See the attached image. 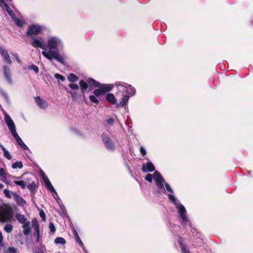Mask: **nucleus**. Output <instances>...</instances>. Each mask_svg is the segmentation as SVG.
<instances>
[{
  "label": "nucleus",
  "instance_id": "4c0bfd02",
  "mask_svg": "<svg viewBox=\"0 0 253 253\" xmlns=\"http://www.w3.org/2000/svg\"><path fill=\"white\" fill-rule=\"evenodd\" d=\"M13 226L11 224H7L4 227V231L8 233L11 232Z\"/></svg>",
  "mask_w": 253,
  "mask_h": 253
},
{
  "label": "nucleus",
  "instance_id": "2eb2a0df",
  "mask_svg": "<svg viewBox=\"0 0 253 253\" xmlns=\"http://www.w3.org/2000/svg\"><path fill=\"white\" fill-rule=\"evenodd\" d=\"M47 47L50 49H55L58 45L57 39L55 37H52L48 40Z\"/></svg>",
  "mask_w": 253,
  "mask_h": 253
},
{
  "label": "nucleus",
  "instance_id": "20e7f679",
  "mask_svg": "<svg viewBox=\"0 0 253 253\" xmlns=\"http://www.w3.org/2000/svg\"><path fill=\"white\" fill-rule=\"evenodd\" d=\"M169 200L173 204L176 205V208L178 210V212L180 215V218L182 219L183 222H186L188 221V218L186 215V210L185 207L181 204L177 203L175 198L174 196L169 194L168 195Z\"/></svg>",
  "mask_w": 253,
  "mask_h": 253
},
{
  "label": "nucleus",
  "instance_id": "9b49d317",
  "mask_svg": "<svg viewBox=\"0 0 253 253\" xmlns=\"http://www.w3.org/2000/svg\"><path fill=\"white\" fill-rule=\"evenodd\" d=\"M86 80L88 83L90 90L92 89L93 87L100 88L102 85V84H101L99 82L95 80L93 78H89L87 79ZM103 84H102V85Z\"/></svg>",
  "mask_w": 253,
  "mask_h": 253
},
{
  "label": "nucleus",
  "instance_id": "c85d7f7f",
  "mask_svg": "<svg viewBox=\"0 0 253 253\" xmlns=\"http://www.w3.org/2000/svg\"><path fill=\"white\" fill-rule=\"evenodd\" d=\"M54 53L53 54H54V55H55V56H55L54 59L58 61L61 64H64L65 60H64V57L61 55H60L57 52V53Z\"/></svg>",
  "mask_w": 253,
  "mask_h": 253
},
{
  "label": "nucleus",
  "instance_id": "6e6d98bb",
  "mask_svg": "<svg viewBox=\"0 0 253 253\" xmlns=\"http://www.w3.org/2000/svg\"><path fill=\"white\" fill-rule=\"evenodd\" d=\"M14 138L15 139L16 141L18 140V139H19L20 137L18 135L17 133L16 134L12 135Z\"/></svg>",
  "mask_w": 253,
  "mask_h": 253
},
{
  "label": "nucleus",
  "instance_id": "37998d69",
  "mask_svg": "<svg viewBox=\"0 0 253 253\" xmlns=\"http://www.w3.org/2000/svg\"><path fill=\"white\" fill-rule=\"evenodd\" d=\"M3 193L6 198H11L10 191L9 190L7 189H5L3 190Z\"/></svg>",
  "mask_w": 253,
  "mask_h": 253
},
{
  "label": "nucleus",
  "instance_id": "a878e982",
  "mask_svg": "<svg viewBox=\"0 0 253 253\" xmlns=\"http://www.w3.org/2000/svg\"><path fill=\"white\" fill-rule=\"evenodd\" d=\"M12 19L18 27L20 28H22L23 27L24 24L25 23V21L24 20L17 18L16 17V16H15L14 18H12Z\"/></svg>",
  "mask_w": 253,
  "mask_h": 253
},
{
  "label": "nucleus",
  "instance_id": "4be33fe9",
  "mask_svg": "<svg viewBox=\"0 0 253 253\" xmlns=\"http://www.w3.org/2000/svg\"><path fill=\"white\" fill-rule=\"evenodd\" d=\"M5 121L8 128L15 126L13 120L7 114L5 115Z\"/></svg>",
  "mask_w": 253,
  "mask_h": 253
},
{
  "label": "nucleus",
  "instance_id": "393cba45",
  "mask_svg": "<svg viewBox=\"0 0 253 253\" xmlns=\"http://www.w3.org/2000/svg\"><path fill=\"white\" fill-rule=\"evenodd\" d=\"M27 184H28L27 185V188L31 192L34 193L37 190L38 187L34 181H32L31 183L28 182Z\"/></svg>",
  "mask_w": 253,
  "mask_h": 253
},
{
  "label": "nucleus",
  "instance_id": "c756f323",
  "mask_svg": "<svg viewBox=\"0 0 253 253\" xmlns=\"http://www.w3.org/2000/svg\"><path fill=\"white\" fill-rule=\"evenodd\" d=\"M14 183L16 185L21 186L23 189H24L26 187V183H28V182L23 180H14Z\"/></svg>",
  "mask_w": 253,
  "mask_h": 253
},
{
  "label": "nucleus",
  "instance_id": "f8f14e48",
  "mask_svg": "<svg viewBox=\"0 0 253 253\" xmlns=\"http://www.w3.org/2000/svg\"><path fill=\"white\" fill-rule=\"evenodd\" d=\"M11 194L13 196L14 199L18 206H23L24 205L26 204V202L24 200V199L21 196L18 195L17 193L11 192Z\"/></svg>",
  "mask_w": 253,
  "mask_h": 253
},
{
  "label": "nucleus",
  "instance_id": "49530a36",
  "mask_svg": "<svg viewBox=\"0 0 253 253\" xmlns=\"http://www.w3.org/2000/svg\"><path fill=\"white\" fill-rule=\"evenodd\" d=\"M40 216L42 218L43 221H45V220H46V215H45V213H44V212L43 211V210H41L40 211Z\"/></svg>",
  "mask_w": 253,
  "mask_h": 253
},
{
  "label": "nucleus",
  "instance_id": "3c124183",
  "mask_svg": "<svg viewBox=\"0 0 253 253\" xmlns=\"http://www.w3.org/2000/svg\"><path fill=\"white\" fill-rule=\"evenodd\" d=\"M107 124L110 126H112L114 124V120L113 118H109L107 120Z\"/></svg>",
  "mask_w": 253,
  "mask_h": 253
},
{
  "label": "nucleus",
  "instance_id": "b1692460",
  "mask_svg": "<svg viewBox=\"0 0 253 253\" xmlns=\"http://www.w3.org/2000/svg\"><path fill=\"white\" fill-rule=\"evenodd\" d=\"M15 217L19 223L24 224L26 222V221L27 220V218L24 215L21 214L20 213H17Z\"/></svg>",
  "mask_w": 253,
  "mask_h": 253
},
{
  "label": "nucleus",
  "instance_id": "ddd939ff",
  "mask_svg": "<svg viewBox=\"0 0 253 253\" xmlns=\"http://www.w3.org/2000/svg\"><path fill=\"white\" fill-rule=\"evenodd\" d=\"M182 253H190L189 250L187 248V246L183 243L184 240L181 236H178L177 240Z\"/></svg>",
  "mask_w": 253,
  "mask_h": 253
},
{
  "label": "nucleus",
  "instance_id": "c03bdc74",
  "mask_svg": "<svg viewBox=\"0 0 253 253\" xmlns=\"http://www.w3.org/2000/svg\"><path fill=\"white\" fill-rule=\"evenodd\" d=\"M0 176L3 177L4 179L6 178V173L4 169H0Z\"/></svg>",
  "mask_w": 253,
  "mask_h": 253
},
{
  "label": "nucleus",
  "instance_id": "bb28decb",
  "mask_svg": "<svg viewBox=\"0 0 253 253\" xmlns=\"http://www.w3.org/2000/svg\"><path fill=\"white\" fill-rule=\"evenodd\" d=\"M129 98V96L128 95H125L122 99L121 101L120 102V103L117 104V107H119L120 106H121L122 107H124L126 105V103L127 102L128 99Z\"/></svg>",
  "mask_w": 253,
  "mask_h": 253
},
{
  "label": "nucleus",
  "instance_id": "a18cd8bd",
  "mask_svg": "<svg viewBox=\"0 0 253 253\" xmlns=\"http://www.w3.org/2000/svg\"><path fill=\"white\" fill-rule=\"evenodd\" d=\"M49 228L50 229V231L52 233H54L55 232L56 229H55V227L53 223L50 222L49 225Z\"/></svg>",
  "mask_w": 253,
  "mask_h": 253
},
{
  "label": "nucleus",
  "instance_id": "a19ab883",
  "mask_svg": "<svg viewBox=\"0 0 253 253\" xmlns=\"http://www.w3.org/2000/svg\"><path fill=\"white\" fill-rule=\"evenodd\" d=\"M54 77L55 78L59 79L62 82H64L65 81V77L62 76V75L59 74H58V73L55 74L54 75Z\"/></svg>",
  "mask_w": 253,
  "mask_h": 253
},
{
  "label": "nucleus",
  "instance_id": "0eeeda50",
  "mask_svg": "<svg viewBox=\"0 0 253 253\" xmlns=\"http://www.w3.org/2000/svg\"><path fill=\"white\" fill-rule=\"evenodd\" d=\"M32 39L33 41L31 42V44L33 47L36 48H41L44 50H46L47 45L45 43H43L42 40H40L35 38H32Z\"/></svg>",
  "mask_w": 253,
  "mask_h": 253
},
{
  "label": "nucleus",
  "instance_id": "e2e57ef3",
  "mask_svg": "<svg viewBox=\"0 0 253 253\" xmlns=\"http://www.w3.org/2000/svg\"><path fill=\"white\" fill-rule=\"evenodd\" d=\"M32 177H35V176H34V175H31V177L29 178V179H32Z\"/></svg>",
  "mask_w": 253,
  "mask_h": 253
},
{
  "label": "nucleus",
  "instance_id": "f704fd0d",
  "mask_svg": "<svg viewBox=\"0 0 253 253\" xmlns=\"http://www.w3.org/2000/svg\"><path fill=\"white\" fill-rule=\"evenodd\" d=\"M73 234L75 236V238L76 240V241L80 244V246H83V242H82L78 233L77 232V231H76V230L74 229V231L73 232Z\"/></svg>",
  "mask_w": 253,
  "mask_h": 253
},
{
  "label": "nucleus",
  "instance_id": "423d86ee",
  "mask_svg": "<svg viewBox=\"0 0 253 253\" xmlns=\"http://www.w3.org/2000/svg\"><path fill=\"white\" fill-rule=\"evenodd\" d=\"M101 136L105 148L109 150L114 151L115 149V145L110 136L107 133H104L102 134Z\"/></svg>",
  "mask_w": 253,
  "mask_h": 253
},
{
  "label": "nucleus",
  "instance_id": "cd10ccee",
  "mask_svg": "<svg viewBox=\"0 0 253 253\" xmlns=\"http://www.w3.org/2000/svg\"><path fill=\"white\" fill-rule=\"evenodd\" d=\"M67 79L70 82L75 83L79 80V78L78 76L73 73H70Z\"/></svg>",
  "mask_w": 253,
  "mask_h": 253
},
{
  "label": "nucleus",
  "instance_id": "1a4fd4ad",
  "mask_svg": "<svg viewBox=\"0 0 253 253\" xmlns=\"http://www.w3.org/2000/svg\"><path fill=\"white\" fill-rule=\"evenodd\" d=\"M0 53L4 59L5 62L7 63L9 65L12 64V61L10 58V56L7 50L4 48L0 46Z\"/></svg>",
  "mask_w": 253,
  "mask_h": 253
},
{
  "label": "nucleus",
  "instance_id": "5fc2aeb1",
  "mask_svg": "<svg viewBox=\"0 0 253 253\" xmlns=\"http://www.w3.org/2000/svg\"><path fill=\"white\" fill-rule=\"evenodd\" d=\"M14 138L15 139L16 141L18 140V139H19L20 137L18 135L17 133L16 134L12 135Z\"/></svg>",
  "mask_w": 253,
  "mask_h": 253
},
{
  "label": "nucleus",
  "instance_id": "5701e85b",
  "mask_svg": "<svg viewBox=\"0 0 253 253\" xmlns=\"http://www.w3.org/2000/svg\"><path fill=\"white\" fill-rule=\"evenodd\" d=\"M44 182H45L46 188L49 189L51 192L56 193V191L54 189L53 186L52 185L49 180L47 178H44Z\"/></svg>",
  "mask_w": 253,
  "mask_h": 253
},
{
  "label": "nucleus",
  "instance_id": "864d4df0",
  "mask_svg": "<svg viewBox=\"0 0 253 253\" xmlns=\"http://www.w3.org/2000/svg\"><path fill=\"white\" fill-rule=\"evenodd\" d=\"M14 138L15 139L16 141L18 140V139H19L20 137L18 135L17 133L16 134L12 135Z\"/></svg>",
  "mask_w": 253,
  "mask_h": 253
},
{
  "label": "nucleus",
  "instance_id": "dca6fc26",
  "mask_svg": "<svg viewBox=\"0 0 253 253\" xmlns=\"http://www.w3.org/2000/svg\"><path fill=\"white\" fill-rule=\"evenodd\" d=\"M34 221L36 222V227H35V232L33 234L34 236L36 237V242H40L41 241L42 238L40 237V227L38 224L37 220L34 218L32 220V223L34 224Z\"/></svg>",
  "mask_w": 253,
  "mask_h": 253
},
{
  "label": "nucleus",
  "instance_id": "ea45409f",
  "mask_svg": "<svg viewBox=\"0 0 253 253\" xmlns=\"http://www.w3.org/2000/svg\"><path fill=\"white\" fill-rule=\"evenodd\" d=\"M29 69L30 70H33L35 71L36 73H38L39 72V69L38 67L34 64H33L30 66H29Z\"/></svg>",
  "mask_w": 253,
  "mask_h": 253
},
{
  "label": "nucleus",
  "instance_id": "e433bc0d",
  "mask_svg": "<svg viewBox=\"0 0 253 253\" xmlns=\"http://www.w3.org/2000/svg\"><path fill=\"white\" fill-rule=\"evenodd\" d=\"M4 253H17V250L16 248L10 247L4 251Z\"/></svg>",
  "mask_w": 253,
  "mask_h": 253
},
{
  "label": "nucleus",
  "instance_id": "7c9ffc66",
  "mask_svg": "<svg viewBox=\"0 0 253 253\" xmlns=\"http://www.w3.org/2000/svg\"><path fill=\"white\" fill-rule=\"evenodd\" d=\"M0 147L3 152L4 157L8 160H11L12 159V156L9 152L2 145H0Z\"/></svg>",
  "mask_w": 253,
  "mask_h": 253
},
{
  "label": "nucleus",
  "instance_id": "603ef678",
  "mask_svg": "<svg viewBox=\"0 0 253 253\" xmlns=\"http://www.w3.org/2000/svg\"><path fill=\"white\" fill-rule=\"evenodd\" d=\"M14 56L15 57V58L16 59V61H17V62H18L19 63H21V61L20 60L19 57H18V55L17 54L15 53L14 54Z\"/></svg>",
  "mask_w": 253,
  "mask_h": 253
},
{
  "label": "nucleus",
  "instance_id": "39448f33",
  "mask_svg": "<svg viewBox=\"0 0 253 253\" xmlns=\"http://www.w3.org/2000/svg\"><path fill=\"white\" fill-rule=\"evenodd\" d=\"M42 28L39 25L33 24L30 25L26 32V36L28 38L32 37V36H36L42 33Z\"/></svg>",
  "mask_w": 253,
  "mask_h": 253
},
{
  "label": "nucleus",
  "instance_id": "7ed1b4c3",
  "mask_svg": "<svg viewBox=\"0 0 253 253\" xmlns=\"http://www.w3.org/2000/svg\"><path fill=\"white\" fill-rule=\"evenodd\" d=\"M13 212V210L10 205H4L0 209V221L3 223L11 221Z\"/></svg>",
  "mask_w": 253,
  "mask_h": 253
},
{
  "label": "nucleus",
  "instance_id": "2f4dec72",
  "mask_svg": "<svg viewBox=\"0 0 253 253\" xmlns=\"http://www.w3.org/2000/svg\"><path fill=\"white\" fill-rule=\"evenodd\" d=\"M126 91L128 94L130 95H134L136 92L135 89L131 85H129L127 87Z\"/></svg>",
  "mask_w": 253,
  "mask_h": 253
},
{
  "label": "nucleus",
  "instance_id": "58836bf2",
  "mask_svg": "<svg viewBox=\"0 0 253 253\" xmlns=\"http://www.w3.org/2000/svg\"><path fill=\"white\" fill-rule=\"evenodd\" d=\"M69 86L70 88L74 90H78L79 89V86L77 84L72 83L69 84Z\"/></svg>",
  "mask_w": 253,
  "mask_h": 253
},
{
  "label": "nucleus",
  "instance_id": "bf43d9fd",
  "mask_svg": "<svg viewBox=\"0 0 253 253\" xmlns=\"http://www.w3.org/2000/svg\"><path fill=\"white\" fill-rule=\"evenodd\" d=\"M5 0H0V5L1 6V3H4Z\"/></svg>",
  "mask_w": 253,
  "mask_h": 253
},
{
  "label": "nucleus",
  "instance_id": "6e6552de",
  "mask_svg": "<svg viewBox=\"0 0 253 253\" xmlns=\"http://www.w3.org/2000/svg\"><path fill=\"white\" fill-rule=\"evenodd\" d=\"M155 170V167L151 162H148L142 165V170L143 172H153Z\"/></svg>",
  "mask_w": 253,
  "mask_h": 253
},
{
  "label": "nucleus",
  "instance_id": "4d7b16f0",
  "mask_svg": "<svg viewBox=\"0 0 253 253\" xmlns=\"http://www.w3.org/2000/svg\"><path fill=\"white\" fill-rule=\"evenodd\" d=\"M3 240V235L1 232H0V245L2 243V242Z\"/></svg>",
  "mask_w": 253,
  "mask_h": 253
},
{
  "label": "nucleus",
  "instance_id": "f03ea898",
  "mask_svg": "<svg viewBox=\"0 0 253 253\" xmlns=\"http://www.w3.org/2000/svg\"><path fill=\"white\" fill-rule=\"evenodd\" d=\"M113 85L108 84H103L101 87L98 89H95L93 90L94 95H91L89 96L90 101L96 104H98L99 102L97 97H99L101 95H105L106 93L109 92L112 90Z\"/></svg>",
  "mask_w": 253,
  "mask_h": 253
},
{
  "label": "nucleus",
  "instance_id": "aec40b11",
  "mask_svg": "<svg viewBox=\"0 0 253 253\" xmlns=\"http://www.w3.org/2000/svg\"><path fill=\"white\" fill-rule=\"evenodd\" d=\"M22 228H23V234L27 236L30 234L31 231L30 222H27L23 224Z\"/></svg>",
  "mask_w": 253,
  "mask_h": 253
},
{
  "label": "nucleus",
  "instance_id": "79ce46f5",
  "mask_svg": "<svg viewBox=\"0 0 253 253\" xmlns=\"http://www.w3.org/2000/svg\"><path fill=\"white\" fill-rule=\"evenodd\" d=\"M153 178H154L153 174L152 175L151 174H147L145 176V179L149 182H152Z\"/></svg>",
  "mask_w": 253,
  "mask_h": 253
},
{
  "label": "nucleus",
  "instance_id": "0e129e2a",
  "mask_svg": "<svg viewBox=\"0 0 253 253\" xmlns=\"http://www.w3.org/2000/svg\"><path fill=\"white\" fill-rule=\"evenodd\" d=\"M9 1H11L12 0H9Z\"/></svg>",
  "mask_w": 253,
  "mask_h": 253
},
{
  "label": "nucleus",
  "instance_id": "72a5a7b5",
  "mask_svg": "<svg viewBox=\"0 0 253 253\" xmlns=\"http://www.w3.org/2000/svg\"><path fill=\"white\" fill-rule=\"evenodd\" d=\"M16 142L19 145V146L24 150H27L28 149V147L23 142L21 138L18 139V140H16Z\"/></svg>",
  "mask_w": 253,
  "mask_h": 253
},
{
  "label": "nucleus",
  "instance_id": "c9c22d12",
  "mask_svg": "<svg viewBox=\"0 0 253 253\" xmlns=\"http://www.w3.org/2000/svg\"><path fill=\"white\" fill-rule=\"evenodd\" d=\"M54 242L55 244H62L64 245L66 243V240L62 237H57L55 240Z\"/></svg>",
  "mask_w": 253,
  "mask_h": 253
},
{
  "label": "nucleus",
  "instance_id": "4468645a",
  "mask_svg": "<svg viewBox=\"0 0 253 253\" xmlns=\"http://www.w3.org/2000/svg\"><path fill=\"white\" fill-rule=\"evenodd\" d=\"M35 102L41 108L46 109L48 107V103L46 101L38 96L35 97Z\"/></svg>",
  "mask_w": 253,
  "mask_h": 253
},
{
  "label": "nucleus",
  "instance_id": "13d9d810",
  "mask_svg": "<svg viewBox=\"0 0 253 253\" xmlns=\"http://www.w3.org/2000/svg\"><path fill=\"white\" fill-rule=\"evenodd\" d=\"M11 178L13 179H20L21 177H16L15 176H11Z\"/></svg>",
  "mask_w": 253,
  "mask_h": 253
},
{
  "label": "nucleus",
  "instance_id": "412c9836",
  "mask_svg": "<svg viewBox=\"0 0 253 253\" xmlns=\"http://www.w3.org/2000/svg\"><path fill=\"white\" fill-rule=\"evenodd\" d=\"M2 5L4 6L7 12L11 16L12 19L14 18V17L16 16V14L13 12V11L12 10V9L9 7L8 5L5 1L4 3H1V6Z\"/></svg>",
  "mask_w": 253,
  "mask_h": 253
},
{
  "label": "nucleus",
  "instance_id": "680f3d73",
  "mask_svg": "<svg viewBox=\"0 0 253 253\" xmlns=\"http://www.w3.org/2000/svg\"><path fill=\"white\" fill-rule=\"evenodd\" d=\"M4 187V185L0 183V189H1Z\"/></svg>",
  "mask_w": 253,
  "mask_h": 253
},
{
  "label": "nucleus",
  "instance_id": "f257e3e1",
  "mask_svg": "<svg viewBox=\"0 0 253 253\" xmlns=\"http://www.w3.org/2000/svg\"><path fill=\"white\" fill-rule=\"evenodd\" d=\"M153 177L155 181L156 184L158 188V190L156 192V193H158L159 194L165 193L166 190L164 188L165 185L167 190L170 193V194L172 195L173 193L172 189L170 187V185L165 182L164 178L159 171H155L153 173Z\"/></svg>",
  "mask_w": 253,
  "mask_h": 253
},
{
  "label": "nucleus",
  "instance_id": "9d476101",
  "mask_svg": "<svg viewBox=\"0 0 253 253\" xmlns=\"http://www.w3.org/2000/svg\"><path fill=\"white\" fill-rule=\"evenodd\" d=\"M79 85L80 86L81 91L83 94V98L85 100V93L86 91L87 88L89 87L87 81H85L84 80H82L79 82Z\"/></svg>",
  "mask_w": 253,
  "mask_h": 253
},
{
  "label": "nucleus",
  "instance_id": "473e14b6",
  "mask_svg": "<svg viewBox=\"0 0 253 253\" xmlns=\"http://www.w3.org/2000/svg\"><path fill=\"white\" fill-rule=\"evenodd\" d=\"M23 167V163L22 161H17L12 164V168L13 169H15L16 168H19L20 169H22Z\"/></svg>",
  "mask_w": 253,
  "mask_h": 253
},
{
  "label": "nucleus",
  "instance_id": "052dcab7",
  "mask_svg": "<svg viewBox=\"0 0 253 253\" xmlns=\"http://www.w3.org/2000/svg\"><path fill=\"white\" fill-rule=\"evenodd\" d=\"M33 224V227H34V228L35 229V227H36V222L35 221H34V224Z\"/></svg>",
  "mask_w": 253,
  "mask_h": 253
},
{
  "label": "nucleus",
  "instance_id": "8fccbe9b",
  "mask_svg": "<svg viewBox=\"0 0 253 253\" xmlns=\"http://www.w3.org/2000/svg\"><path fill=\"white\" fill-rule=\"evenodd\" d=\"M140 152L143 156H144L146 155V151L145 149L142 146L140 147Z\"/></svg>",
  "mask_w": 253,
  "mask_h": 253
},
{
  "label": "nucleus",
  "instance_id": "a211bd4d",
  "mask_svg": "<svg viewBox=\"0 0 253 253\" xmlns=\"http://www.w3.org/2000/svg\"><path fill=\"white\" fill-rule=\"evenodd\" d=\"M42 54L46 57L47 59L49 60H51L52 58H55V55L53 54V53H57V51L51 50V49H50L48 52H46L45 50L42 51Z\"/></svg>",
  "mask_w": 253,
  "mask_h": 253
},
{
  "label": "nucleus",
  "instance_id": "6ab92c4d",
  "mask_svg": "<svg viewBox=\"0 0 253 253\" xmlns=\"http://www.w3.org/2000/svg\"><path fill=\"white\" fill-rule=\"evenodd\" d=\"M106 99L107 102L112 105L116 104L117 102L114 95L110 93H109L106 95Z\"/></svg>",
  "mask_w": 253,
  "mask_h": 253
},
{
  "label": "nucleus",
  "instance_id": "f3484780",
  "mask_svg": "<svg viewBox=\"0 0 253 253\" xmlns=\"http://www.w3.org/2000/svg\"><path fill=\"white\" fill-rule=\"evenodd\" d=\"M3 69L4 77L6 78V80L9 83H11L12 82V77H11V72H10V68L8 67H7V66H4L3 67Z\"/></svg>",
  "mask_w": 253,
  "mask_h": 253
},
{
  "label": "nucleus",
  "instance_id": "de8ad7c7",
  "mask_svg": "<svg viewBox=\"0 0 253 253\" xmlns=\"http://www.w3.org/2000/svg\"><path fill=\"white\" fill-rule=\"evenodd\" d=\"M8 128L12 135L17 133L15 126H14L11 127L10 128Z\"/></svg>",
  "mask_w": 253,
  "mask_h": 253
},
{
  "label": "nucleus",
  "instance_id": "09e8293b",
  "mask_svg": "<svg viewBox=\"0 0 253 253\" xmlns=\"http://www.w3.org/2000/svg\"><path fill=\"white\" fill-rule=\"evenodd\" d=\"M8 128L12 135L17 133L15 126H14L11 127L10 128Z\"/></svg>",
  "mask_w": 253,
  "mask_h": 253
}]
</instances>
